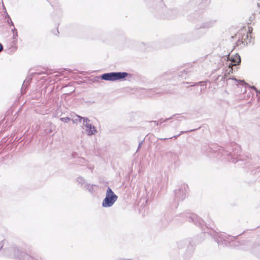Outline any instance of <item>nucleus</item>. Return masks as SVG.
Returning a JSON list of instances; mask_svg holds the SVG:
<instances>
[{
	"mask_svg": "<svg viewBox=\"0 0 260 260\" xmlns=\"http://www.w3.org/2000/svg\"><path fill=\"white\" fill-rule=\"evenodd\" d=\"M173 220L176 222H183L185 221L192 222L196 226H199L202 230V232L211 236L218 246L237 247L242 244L241 242L237 240L238 237L242 234L236 236H232L218 233L211 227H209V224H206L203 219L196 214L188 212L182 213L175 216Z\"/></svg>",
	"mask_w": 260,
	"mask_h": 260,
	"instance_id": "nucleus-1",
	"label": "nucleus"
},
{
	"mask_svg": "<svg viewBox=\"0 0 260 260\" xmlns=\"http://www.w3.org/2000/svg\"><path fill=\"white\" fill-rule=\"evenodd\" d=\"M225 150L222 147L213 145L207 149V154L210 157H215L222 161H228L243 168L251 165L250 159L247 156L241 154V147L236 143H231Z\"/></svg>",
	"mask_w": 260,
	"mask_h": 260,
	"instance_id": "nucleus-2",
	"label": "nucleus"
},
{
	"mask_svg": "<svg viewBox=\"0 0 260 260\" xmlns=\"http://www.w3.org/2000/svg\"><path fill=\"white\" fill-rule=\"evenodd\" d=\"M192 71V67H187L176 71L167 72L157 78L155 81L158 82L161 81V80H166L170 81L171 84L175 85L179 84L183 79L188 78Z\"/></svg>",
	"mask_w": 260,
	"mask_h": 260,
	"instance_id": "nucleus-3",
	"label": "nucleus"
},
{
	"mask_svg": "<svg viewBox=\"0 0 260 260\" xmlns=\"http://www.w3.org/2000/svg\"><path fill=\"white\" fill-rule=\"evenodd\" d=\"M133 77V74L126 72H111L95 77L94 80H103L111 82L124 81H130Z\"/></svg>",
	"mask_w": 260,
	"mask_h": 260,
	"instance_id": "nucleus-4",
	"label": "nucleus"
},
{
	"mask_svg": "<svg viewBox=\"0 0 260 260\" xmlns=\"http://www.w3.org/2000/svg\"><path fill=\"white\" fill-rule=\"evenodd\" d=\"M248 31H247L245 27L240 29L236 34L232 36V39H237L236 42V46H238L241 44L247 45L248 43L252 44L254 43V38L252 37L251 34H252V27L248 26Z\"/></svg>",
	"mask_w": 260,
	"mask_h": 260,
	"instance_id": "nucleus-5",
	"label": "nucleus"
},
{
	"mask_svg": "<svg viewBox=\"0 0 260 260\" xmlns=\"http://www.w3.org/2000/svg\"><path fill=\"white\" fill-rule=\"evenodd\" d=\"M188 189V185L183 183L178 185V188L174 190V199L171 205V208L172 210L177 209L179 202L183 201L186 198Z\"/></svg>",
	"mask_w": 260,
	"mask_h": 260,
	"instance_id": "nucleus-6",
	"label": "nucleus"
},
{
	"mask_svg": "<svg viewBox=\"0 0 260 260\" xmlns=\"http://www.w3.org/2000/svg\"><path fill=\"white\" fill-rule=\"evenodd\" d=\"M205 32L197 30L192 32L177 35L180 45L185 43H189L201 38L205 34Z\"/></svg>",
	"mask_w": 260,
	"mask_h": 260,
	"instance_id": "nucleus-7",
	"label": "nucleus"
},
{
	"mask_svg": "<svg viewBox=\"0 0 260 260\" xmlns=\"http://www.w3.org/2000/svg\"><path fill=\"white\" fill-rule=\"evenodd\" d=\"M227 77H228V75L226 74H224L222 76L218 75L216 77V78L215 79V81L216 82H217L219 81H221L222 80H224V79H226V81H228L231 79L233 80L237 83V86H243V87H244V90H243V89H242L241 91V92H243V93L245 92L246 91V88L248 87L249 88L253 89L256 92V96L258 94H260V90H258L254 86H250L248 83H247L244 80L237 79L234 77H233L232 78H227Z\"/></svg>",
	"mask_w": 260,
	"mask_h": 260,
	"instance_id": "nucleus-8",
	"label": "nucleus"
},
{
	"mask_svg": "<svg viewBox=\"0 0 260 260\" xmlns=\"http://www.w3.org/2000/svg\"><path fill=\"white\" fill-rule=\"evenodd\" d=\"M224 60H226V64L230 68L227 74L230 75L233 72V67H237L236 69L237 71L239 69L238 66L240 65L241 62V57L238 53H236L234 55L231 56L230 54L228 55H225Z\"/></svg>",
	"mask_w": 260,
	"mask_h": 260,
	"instance_id": "nucleus-9",
	"label": "nucleus"
},
{
	"mask_svg": "<svg viewBox=\"0 0 260 260\" xmlns=\"http://www.w3.org/2000/svg\"><path fill=\"white\" fill-rule=\"evenodd\" d=\"M118 196L113 192L110 187H108L105 198L103 200L102 205L104 208L112 207L117 201Z\"/></svg>",
	"mask_w": 260,
	"mask_h": 260,
	"instance_id": "nucleus-10",
	"label": "nucleus"
},
{
	"mask_svg": "<svg viewBox=\"0 0 260 260\" xmlns=\"http://www.w3.org/2000/svg\"><path fill=\"white\" fill-rule=\"evenodd\" d=\"M211 0H198L189 2L186 5L187 8L195 7L198 4L197 9L194 10L197 15H201L205 11L206 8L210 4Z\"/></svg>",
	"mask_w": 260,
	"mask_h": 260,
	"instance_id": "nucleus-11",
	"label": "nucleus"
},
{
	"mask_svg": "<svg viewBox=\"0 0 260 260\" xmlns=\"http://www.w3.org/2000/svg\"><path fill=\"white\" fill-rule=\"evenodd\" d=\"M177 246L179 249H185L188 254L191 253L194 249V243L190 238L179 241L177 243Z\"/></svg>",
	"mask_w": 260,
	"mask_h": 260,
	"instance_id": "nucleus-12",
	"label": "nucleus"
},
{
	"mask_svg": "<svg viewBox=\"0 0 260 260\" xmlns=\"http://www.w3.org/2000/svg\"><path fill=\"white\" fill-rule=\"evenodd\" d=\"M180 45L177 35L170 37L165 39L162 43L164 48H170Z\"/></svg>",
	"mask_w": 260,
	"mask_h": 260,
	"instance_id": "nucleus-13",
	"label": "nucleus"
},
{
	"mask_svg": "<svg viewBox=\"0 0 260 260\" xmlns=\"http://www.w3.org/2000/svg\"><path fill=\"white\" fill-rule=\"evenodd\" d=\"M18 38L11 37L7 41L6 50L8 53L11 54L15 52L18 46L17 45Z\"/></svg>",
	"mask_w": 260,
	"mask_h": 260,
	"instance_id": "nucleus-14",
	"label": "nucleus"
},
{
	"mask_svg": "<svg viewBox=\"0 0 260 260\" xmlns=\"http://www.w3.org/2000/svg\"><path fill=\"white\" fill-rule=\"evenodd\" d=\"M171 220V216L170 214L168 213H165L160 217L157 223L158 226L160 229L166 228L169 225Z\"/></svg>",
	"mask_w": 260,
	"mask_h": 260,
	"instance_id": "nucleus-15",
	"label": "nucleus"
},
{
	"mask_svg": "<svg viewBox=\"0 0 260 260\" xmlns=\"http://www.w3.org/2000/svg\"><path fill=\"white\" fill-rule=\"evenodd\" d=\"M184 84H189L190 87H196L197 92L201 94L202 91L206 88L207 84L204 81H200L197 83L193 82H183Z\"/></svg>",
	"mask_w": 260,
	"mask_h": 260,
	"instance_id": "nucleus-16",
	"label": "nucleus"
},
{
	"mask_svg": "<svg viewBox=\"0 0 260 260\" xmlns=\"http://www.w3.org/2000/svg\"><path fill=\"white\" fill-rule=\"evenodd\" d=\"M250 175L252 176L253 179L251 182H248V183L252 184L257 180L260 182V167L252 170Z\"/></svg>",
	"mask_w": 260,
	"mask_h": 260,
	"instance_id": "nucleus-17",
	"label": "nucleus"
},
{
	"mask_svg": "<svg viewBox=\"0 0 260 260\" xmlns=\"http://www.w3.org/2000/svg\"><path fill=\"white\" fill-rule=\"evenodd\" d=\"M179 117H181L180 114H175L169 118H166L165 119L161 118L159 120H153L152 121V122H153L156 125H159L164 122H167L170 120L175 119L177 120H179Z\"/></svg>",
	"mask_w": 260,
	"mask_h": 260,
	"instance_id": "nucleus-18",
	"label": "nucleus"
},
{
	"mask_svg": "<svg viewBox=\"0 0 260 260\" xmlns=\"http://www.w3.org/2000/svg\"><path fill=\"white\" fill-rule=\"evenodd\" d=\"M216 20H209L203 23L200 26L197 25V30H201V28L208 29L212 27L215 23Z\"/></svg>",
	"mask_w": 260,
	"mask_h": 260,
	"instance_id": "nucleus-19",
	"label": "nucleus"
},
{
	"mask_svg": "<svg viewBox=\"0 0 260 260\" xmlns=\"http://www.w3.org/2000/svg\"><path fill=\"white\" fill-rule=\"evenodd\" d=\"M32 76V74L30 76H28L24 81L21 89L22 93H25L26 92L27 88L31 82Z\"/></svg>",
	"mask_w": 260,
	"mask_h": 260,
	"instance_id": "nucleus-20",
	"label": "nucleus"
},
{
	"mask_svg": "<svg viewBox=\"0 0 260 260\" xmlns=\"http://www.w3.org/2000/svg\"><path fill=\"white\" fill-rule=\"evenodd\" d=\"M84 126L86 127V131L88 136L94 135L96 132L95 127L91 123H85Z\"/></svg>",
	"mask_w": 260,
	"mask_h": 260,
	"instance_id": "nucleus-21",
	"label": "nucleus"
},
{
	"mask_svg": "<svg viewBox=\"0 0 260 260\" xmlns=\"http://www.w3.org/2000/svg\"><path fill=\"white\" fill-rule=\"evenodd\" d=\"M201 127H202V126H200V127H199L198 128H193V129H190V130L186 131H181L180 133L179 134H178L177 135H175V136H174L173 137H170L169 138H160L159 140H162V141H166V140H167L172 139V138L176 139L177 138H178L179 136H180L182 134H185V133H189L192 132H195L197 130H198L199 129H200Z\"/></svg>",
	"mask_w": 260,
	"mask_h": 260,
	"instance_id": "nucleus-22",
	"label": "nucleus"
},
{
	"mask_svg": "<svg viewBox=\"0 0 260 260\" xmlns=\"http://www.w3.org/2000/svg\"><path fill=\"white\" fill-rule=\"evenodd\" d=\"M97 187L95 184H90L89 183H86L84 188L87 190L91 194H93L95 192L94 187Z\"/></svg>",
	"mask_w": 260,
	"mask_h": 260,
	"instance_id": "nucleus-23",
	"label": "nucleus"
},
{
	"mask_svg": "<svg viewBox=\"0 0 260 260\" xmlns=\"http://www.w3.org/2000/svg\"><path fill=\"white\" fill-rule=\"evenodd\" d=\"M149 1L150 0H144L148 5H150V4H149ZM152 1L153 5H155L156 7L159 8H162L165 5L163 0H152Z\"/></svg>",
	"mask_w": 260,
	"mask_h": 260,
	"instance_id": "nucleus-24",
	"label": "nucleus"
},
{
	"mask_svg": "<svg viewBox=\"0 0 260 260\" xmlns=\"http://www.w3.org/2000/svg\"><path fill=\"white\" fill-rule=\"evenodd\" d=\"M166 155L168 158H170L172 161H175L177 159V154L173 152L169 151L166 153Z\"/></svg>",
	"mask_w": 260,
	"mask_h": 260,
	"instance_id": "nucleus-25",
	"label": "nucleus"
},
{
	"mask_svg": "<svg viewBox=\"0 0 260 260\" xmlns=\"http://www.w3.org/2000/svg\"><path fill=\"white\" fill-rule=\"evenodd\" d=\"M53 73L52 70L51 69H46L44 72H40V73H35L33 74H37V75H41V74H46L47 75L52 74Z\"/></svg>",
	"mask_w": 260,
	"mask_h": 260,
	"instance_id": "nucleus-26",
	"label": "nucleus"
},
{
	"mask_svg": "<svg viewBox=\"0 0 260 260\" xmlns=\"http://www.w3.org/2000/svg\"><path fill=\"white\" fill-rule=\"evenodd\" d=\"M252 252L258 255V252H260V245L258 244L255 245L254 247L252 248Z\"/></svg>",
	"mask_w": 260,
	"mask_h": 260,
	"instance_id": "nucleus-27",
	"label": "nucleus"
},
{
	"mask_svg": "<svg viewBox=\"0 0 260 260\" xmlns=\"http://www.w3.org/2000/svg\"><path fill=\"white\" fill-rule=\"evenodd\" d=\"M86 162V159L84 158L80 157L78 159L75 160V163L78 165H82L85 164Z\"/></svg>",
	"mask_w": 260,
	"mask_h": 260,
	"instance_id": "nucleus-28",
	"label": "nucleus"
},
{
	"mask_svg": "<svg viewBox=\"0 0 260 260\" xmlns=\"http://www.w3.org/2000/svg\"><path fill=\"white\" fill-rule=\"evenodd\" d=\"M2 7H3L2 11L1 12L2 13L1 16H6V17L10 16L8 14V13H7L6 9L3 4Z\"/></svg>",
	"mask_w": 260,
	"mask_h": 260,
	"instance_id": "nucleus-29",
	"label": "nucleus"
},
{
	"mask_svg": "<svg viewBox=\"0 0 260 260\" xmlns=\"http://www.w3.org/2000/svg\"><path fill=\"white\" fill-rule=\"evenodd\" d=\"M52 7H56L57 6L58 3L56 0H47Z\"/></svg>",
	"mask_w": 260,
	"mask_h": 260,
	"instance_id": "nucleus-30",
	"label": "nucleus"
},
{
	"mask_svg": "<svg viewBox=\"0 0 260 260\" xmlns=\"http://www.w3.org/2000/svg\"><path fill=\"white\" fill-rule=\"evenodd\" d=\"M77 181L81 184V185H83L84 184V183H85V179L82 177V176H79L77 178Z\"/></svg>",
	"mask_w": 260,
	"mask_h": 260,
	"instance_id": "nucleus-31",
	"label": "nucleus"
},
{
	"mask_svg": "<svg viewBox=\"0 0 260 260\" xmlns=\"http://www.w3.org/2000/svg\"><path fill=\"white\" fill-rule=\"evenodd\" d=\"M71 120H72V119L69 117H61L60 118V120L64 123H68Z\"/></svg>",
	"mask_w": 260,
	"mask_h": 260,
	"instance_id": "nucleus-32",
	"label": "nucleus"
},
{
	"mask_svg": "<svg viewBox=\"0 0 260 260\" xmlns=\"http://www.w3.org/2000/svg\"><path fill=\"white\" fill-rule=\"evenodd\" d=\"M12 31L13 32V36H12V37L13 38H18L17 30L15 28L14 26L12 29Z\"/></svg>",
	"mask_w": 260,
	"mask_h": 260,
	"instance_id": "nucleus-33",
	"label": "nucleus"
},
{
	"mask_svg": "<svg viewBox=\"0 0 260 260\" xmlns=\"http://www.w3.org/2000/svg\"><path fill=\"white\" fill-rule=\"evenodd\" d=\"M8 18L7 19V22L10 26H14V23L13 22L11 17H7Z\"/></svg>",
	"mask_w": 260,
	"mask_h": 260,
	"instance_id": "nucleus-34",
	"label": "nucleus"
},
{
	"mask_svg": "<svg viewBox=\"0 0 260 260\" xmlns=\"http://www.w3.org/2000/svg\"><path fill=\"white\" fill-rule=\"evenodd\" d=\"M90 120V119L87 118V117H84V118H83V125H84V124L85 123H88V122H89Z\"/></svg>",
	"mask_w": 260,
	"mask_h": 260,
	"instance_id": "nucleus-35",
	"label": "nucleus"
},
{
	"mask_svg": "<svg viewBox=\"0 0 260 260\" xmlns=\"http://www.w3.org/2000/svg\"><path fill=\"white\" fill-rule=\"evenodd\" d=\"M84 103L86 104L87 106H90L91 104L95 103V101L93 100L84 101Z\"/></svg>",
	"mask_w": 260,
	"mask_h": 260,
	"instance_id": "nucleus-36",
	"label": "nucleus"
},
{
	"mask_svg": "<svg viewBox=\"0 0 260 260\" xmlns=\"http://www.w3.org/2000/svg\"><path fill=\"white\" fill-rule=\"evenodd\" d=\"M45 132L47 135H49L52 132V129L51 128H47L45 129Z\"/></svg>",
	"mask_w": 260,
	"mask_h": 260,
	"instance_id": "nucleus-37",
	"label": "nucleus"
},
{
	"mask_svg": "<svg viewBox=\"0 0 260 260\" xmlns=\"http://www.w3.org/2000/svg\"><path fill=\"white\" fill-rule=\"evenodd\" d=\"M72 157L73 158H76V157H78V153L76 152H73L72 153Z\"/></svg>",
	"mask_w": 260,
	"mask_h": 260,
	"instance_id": "nucleus-38",
	"label": "nucleus"
},
{
	"mask_svg": "<svg viewBox=\"0 0 260 260\" xmlns=\"http://www.w3.org/2000/svg\"><path fill=\"white\" fill-rule=\"evenodd\" d=\"M257 10H256V12L258 14H260V4L258 3H257Z\"/></svg>",
	"mask_w": 260,
	"mask_h": 260,
	"instance_id": "nucleus-39",
	"label": "nucleus"
},
{
	"mask_svg": "<svg viewBox=\"0 0 260 260\" xmlns=\"http://www.w3.org/2000/svg\"><path fill=\"white\" fill-rule=\"evenodd\" d=\"M4 240H2L1 242H0V250L1 249H2L3 246H4Z\"/></svg>",
	"mask_w": 260,
	"mask_h": 260,
	"instance_id": "nucleus-40",
	"label": "nucleus"
},
{
	"mask_svg": "<svg viewBox=\"0 0 260 260\" xmlns=\"http://www.w3.org/2000/svg\"><path fill=\"white\" fill-rule=\"evenodd\" d=\"M21 139V137L19 139L18 138V137H16L15 139V141L18 142V143L21 142L22 141L21 140H20Z\"/></svg>",
	"mask_w": 260,
	"mask_h": 260,
	"instance_id": "nucleus-41",
	"label": "nucleus"
},
{
	"mask_svg": "<svg viewBox=\"0 0 260 260\" xmlns=\"http://www.w3.org/2000/svg\"><path fill=\"white\" fill-rule=\"evenodd\" d=\"M56 33H55V32H54L53 31V30L52 31V33H53V34H54V35H57L58 34H59V31H58V28H57H57H56Z\"/></svg>",
	"mask_w": 260,
	"mask_h": 260,
	"instance_id": "nucleus-42",
	"label": "nucleus"
},
{
	"mask_svg": "<svg viewBox=\"0 0 260 260\" xmlns=\"http://www.w3.org/2000/svg\"><path fill=\"white\" fill-rule=\"evenodd\" d=\"M145 138L143 140L140 141L139 143V144H140L141 145H142V144H143L144 142L145 141Z\"/></svg>",
	"mask_w": 260,
	"mask_h": 260,
	"instance_id": "nucleus-43",
	"label": "nucleus"
},
{
	"mask_svg": "<svg viewBox=\"0 0 260 260\" xmlns=\"http://www.w3.org/2000/svg\"><path fill=\"white\" fill-rule=\"evenodd\" d=\"M3 50V45L0 43V52L2 51Z\"/></svg>",
	"mask_w": 260,
	"mask_h": 260,
	"instance_id": "nucleus-44",
	"label": "nucleus"
},
{
	"mask_svg": "<svg viewBox=\"0 0 260 260\" xmlns=\"http://www.w3.org/2000/svg\"><path fill=\"white\" fill-rule=\"evenodd\" d=\"M78 117L79 118L80 122H81V120L83 119V118H84V117H82L81 116H78Z\"/></svg>",
	"mask_w": 260,
	"mask_h": 260,
	"instance_id": "nucleus-45",
	"label": "nucleus"
},
{
	"mask_svg": "<svg viewBox=\"0 0 260 260\" xmlns=\"http://www.w3.org/2000/svg\"><path fill=\"white\" fill-rule=\"evenodd\" d=\"M141 147H142V145H141L140 144L138 145V147L137 148V152L139 150V149L141 148Z\"/></svg>",
	"mask_w": 260,
	"mask_h": 260,
	"instance_id": "nucleus-46",
	"label": "nucleus"
},
{
	"mask_svg": "<svg viewBox=\"0 0 260 260\" xmlns=\"http://www.w3.org/2000/svg\"><path fill=\"white\" fill-rule=\"evenodd\" d=\"M74 91H75V90H73V91H72V92H70V93H66V94H67V95H72V93H73V92H74Z\"/></svg>",
	"mask_w": 260,
	"mask_h": 260,
	"instance_id": "nucleus-47",
	"label": "nucleus"
},
{
	"mask_svg": "<svg viewBox=\"0 0 260 260\" xmlns=\"http://www.w3.org/2000/svg\"><path fill=\"white\" fill-rule=\"evenodd\" d=\"M251 24V22H249V23H248V25H249V24Z\"/></svg>",
	"mask_w": 260,
	"mask_h": 260,
	"instance_id": "nucleus-48",
	"label": "nucleus"
},
{
	"mask_svg": "<svg viewBox=\"0 0 260 260\" xmlns=\"http://www.w3.org/2000/svg\"><path fill=\"white\" fill-rule=\"evenodd\" d=\"M256 14L254 13V14H253L252 15H256Z\"/></svg>",
	"mask_w": 260,
	"mask_h": 260,
	"instance_id": "nucleus-49",
	"label": "nucleus"
}]
</instances>
